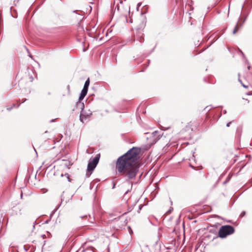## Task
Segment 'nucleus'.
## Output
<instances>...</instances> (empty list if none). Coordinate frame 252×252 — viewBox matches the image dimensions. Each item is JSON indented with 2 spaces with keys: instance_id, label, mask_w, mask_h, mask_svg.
Instances as JSON below:
<instances>
[{
  "instance_id": "obj_11",
  "label": "nucleus",
  "mask_w": 252,
  "mask_h": 252,
  "mask_svg": "<svg viewBox=\"0 0 252 252\" xmlns=\"http://www.w3.org/2000/svg\"><path fill=\"white\" fill-rule=\"evenodd\" d=\"M65 177H66V178H67V179L68 180V181L69 182H70L71 181V179L70 178H69V175L67 173H65L64 175Z\"/></svg>"
},
{
  "instance_id": "obj_26",
  "label": "nucleus",
  "mask_w": 252,
  "mask_h": 252,
  "mask_svg": "<svg viewBox=\"0 0 252 252\" xmlns=\"http://www.w3.org/2000/svg\"><path fill=\"white\" fill-rule=\"evenodd\" d=\"M159 139V136H158V140Z\"/></svg>"
},
{
  "instance_id": "obj_7",
  "label": "nucleus",
  "mask_w": 252,
  "mask_h": 252,
  "mask_svg": "<svg viewBox=\"0 0 252 252\" xmlns=\"http://www.w3.org/2000/svg\"><path fill=\"white\" fill-rule=\"evenodd\" d=\"M121 4H117V5L115 7V11L117 9L118 12L120 13L122 15H124L125 16H127V13L129 14L130 12V6L128 5L126 6V12H124V11H122L121 9Z\"/></svg>"
},
{
  "instance_id": "obj_3",
  "label": "nucleus",
  "mask_w": 252,
  "mask_h": 252,
  "mask_svg": "<svg viewBox=\"0 0 252 252\" xmlns=\"http://www.w3.org/2000/svg\"><path fill=\"white\" fill-rule=\"evenodd\" d=\"M100 158V154H97L93 159H90L87 166V174H91L96 166Z\"/></svg>"
},
{
  "instance_id": "obj_24",
  "label": "nucleus",
  "mask_w": 252,
  "mask_h": 252,
  "mask_svg": "<svg viewBox=\"0 0 252 252\" xmlns=\"http://www.w3.org/2000/svg\"><path fill=\"white\" fill-rule=\"evenodd\" d=\"M67 89L69 90V86H67Z\"/></svg>"
},
{
  "instance_id": "obj_1",
  "label": "nucleus",
  "mask_w": 252,
  "mask_h": 252,
  "mask_svg": "<svg viewBox=\"0 0 252 252\" xmlns=\"http://www.w3.org/2000/svg\"><path fill=\"white\" fill-rule=\"evenodd\" d=\"M140 151V148L133 147L117 159L116 169L126 180L134 179L138 172L140 165L136 160Z\"/></svg>"
},
{
  "instance_id": "obj_22",
  "label": "nucleus",
  "mask_w": 252,
  "mask_h": 252,
  "mask_svg": "<svg viewBox=\"0 0 252 252\" xmlns=\"http://www.w3.org/2000/svg\"><path fill=\"white\" fill-rule=\"evenodd\" d=\"M54 121V120H52L50 121V122L52 123V122H53Z\"/></svg>"
},
{
  "instance_id": "obj_8",
  "label": "nucleus",
  "mask_w": 252,
  "mask_h": 252,
  "mask_svg": "<svg viewBox=\"0 0 252 252\" xmlns=\"http://www.w3.org/2000/svg\"><path fill=\"white\" fill-rule=\"evenodd\" d=\"M244 22V21L241 24H239V23H237L233 31V34H235L239 30V29L243 26Z\"/></svg>"
},
{
  "instance_id": "obj_5",
  "label": "nucleus",
  "mask_w": 252,
  "mask_h": 252,
  "mask_svg": "<svg viewBox=\"0 0 252 252\" xmlns=\"http://www.w3.org/2000/svg\"><path fill=\"white\" fill-rule=\"evenodd\" d=\"M126 220L124 218L123 216H120L118 218L115 219V225L116 227H117V229L122 228L123 227L125 226L126 223Z\"/></svg>"
},
{
  "instance_id": "obj_19",
  "label": "nucleus",
  "mask_w": 252,
  "mask_h": 252,
  "mask_svg": "<svg viewBox=\"0 0 252 252\" xmlns=\"http://www.w3.org/2000/svg\"><path fill=\"white\" fill-rule=\"evenodd\" d=\"M157 133V131H155V132H154L153 133V134H156Z\"/></svg>"
},
{
  "instance_id": "obj_14",
  "label": "nucleus",
  "mask_w": 252,
  "mask_h": 252,
  "mask_svg": "<svg viewBox=\"0 0 252 252\" xmlns=\"http://www.w3.org/2000/svg\"><path fill=\"white\" fill-rule=\"evenodd\" d=\"M139 41L140 43H142L144 41V39L143 38V37H140L139 38Z\"/></svg>"
},
{
  "instance_id": "obj_25",
  "label": "nucleus",
  "mask_w": 252,
  "mask_h": 252,
  "mask_svg": "<svg viewBox=\"0 0 252 252\" xmlns=\"http://www.w3.org/2000/svg\"><path fill=\"white\" fill-rule=\"evenodd\" d=\"M141 209V206H139V210H140Z\"/></svg>"
},
{
  "instance_id": "obj_12",
  "label": "nucleus",
  "mask_w": 252,
  "mask_h": 252,
  "mask_svg": "<svg viewBox=\"0 0 252 252\" xmlns=\"http://www.w3.org/2000/svg\"><path fill=\"white\" fill-rule=\"evenodd\" d=\"M16 107V105L13 104V106L7 108V110L8 111H10L12 109L13 107Z\"/></svg>"
},
{
  "instance_id": "obj_21",
  "label": "nucleus",
  "mask_w": 252,
  "mask_h": 252,
  "mask_svg": "<svg viewBox=\"0 0 252 252\" xmlns=\"http://www.w3.org/2000/svg\"><path fill=\"white\" fill-rule=\"evenodd\" d=\"M29 57H30V58H32V56L31 55H29Z\"/></svg>"
},
{
  "instance_id": "obj_27",
  "label": "nucleus",
  "mask_w": 252,
  "mask_h": 252,
  "mask_svg": "<svg viewBox=\"0 0 252 252\" xmlns=\"http://www.w3.org/2000/svg\"><path fill=\"white\" fill-rule=\"evenodd\" d=\"M63 174H61V176H62V177H63Z\"/></svg>"
},
{
  "instance_id": "obj_18",
  "label": "nucleus",
  "mask_w": 252,
  "mask_h": 252,
  "mask_svg": "<svg viewBox=\"0 0 252 252\" xmlns=\"http://www.w3.org/2000/svg\"><path fill=\"white\" fill-rule=\"evenodd\" d=\"M140 5H141V3H138V4H137V6L138 7H139Z\"/></svg>"
},
{
  "instance_id": "obj_6",
  "label": "nucleus",
  "mask_w": 252,
  "mask_h": 252,
  "mask_svg": "<svg viewBox=\"0 0 252 252\" xmlns=\"http://www.w3.org/2000/svg\"><path fill=\"white\" fill-rule=\"evenodd\" d=\"M87 89L83 88L81 94L80 95L79 100L78 102H77V106L78 107L79 106H81L82 107H84V103L81 102V101L84 99L85 96L86 95L87 92H88Z\"/></svg>"
},
{
  "instance_id": "obj_9",
  "label": "nucleus",
  "mask_w": 252,
  "mask_h": 252,
  "mask_svg": "<svg viewBox=\"0 0 252 252\" xmlns=\"http://www.w3.org/2000/svg\"><path fill=\"white\" fill-rule=\"evenodd\" d=\"M89 85H90V79L88 78L85 83L83 88L88 90Z\"/></svg>"
},
{
  "instance_id": "obj_13",
  "label": "nucleus",
  "mask_w": 252,
  "mask_h": 252,
  "mask_svg": "<svg viewBox=\"0 0 252 252\" xmlns=\"http://www.w3.org/2000/svg\"><path fill=\"white\" fill-rule=\"evenodd\" d=\"M245 214H246V212H245V211H243V212L241 213V214H240V216L241 217H243L245 215Z\"/></svg>"
},
{
  "instance_id": "obj_2",
  "label": "nucleus",
  "mask_w": 252,
  "mask_h": 252,
  "mask_svg": "<svg viewBox=\"0 0 252 252\" xmlns=\"http://www.w3.org/2000/svg\"><path fill=\"white\" fill-rule=\"evenodd\" d=\"M234 232V227L231 225H226L222 226L219 231V236L220 238H224L227 235L232 234Z\"/></svg>"
},
{
  "instance_id": "obj_15",
  "label": "nucleus",
  "mask_w": 252,
  "mask_h": 252,
  "mask_svg": "<svg viewBox=\"0 0 252 252\" xmlns=\"http://www.w3.org/2000/svg\"><path fill=\"white\" fill-rule=\"evenodd\" d=\"M231 122H230L226 124V126H227V127H229V126H230V124H231Z\"/></svg>"
},
{
  "instance_id": "obj_23",
  "label": "nucleus",
  "mask_w": 252,
  "mask_h": 252,
  "mask_svg": "<svg viewBox=\"0 0 252 252\" xmlns=\"http://www.w3.org/2000/svg\"><path fill=\"white\" fill-rule=\"evenodd\" d=\"M22 196H23V193L22 192L21 194V197L22 198Z\"/></svg>"
},
{
  "instance_id": "obj_16",
  "label": "nucleus",
  "mask_w": 252,
  "mask_h": 252,
  "mask_svg": "<svg viewBox=\"0 0 252 252\" xmlns=\"http://www.w3.org/2000/svg\"><path fill=\"white\" fill-rule=\"evenodd\" d=\"M26 100H27V99H26V98L23 99L22 102L23 103V102H25Z\"/></svg>"
},
{
  "instance_id": "obj_4",
  "label": "nucleus",
  "mask_w": 252,
  "mask_h": 252,
  "mask_svg": "<svg viewBox=\"0 0 252 252\" xmlns=\"http://www.w3.org/2000/svg\"><path fill=\"white\" fill-rule=\"evenodd\" d=\"M79 107H80L81 109H82L80 115V120L82 123H84L85 121L89 120V119L91 117L92 115V112L90 110L85 111L83 110L84 107H82L81 106H79Z\"/></svg>"
},
{
  "instance_id": "obj_20",
  "label": "nucleus",
  "mask_w": 252,
  "mask_h": 252,
  "mask_svg": "<svg viewBox=\"0 0 252 252\" xmlns=\"http://www.w3.org/2000/svg\"><path fill=\"white\" fill-rule=\"evenodd\" d=\"M115 184H114V185H113V187L112 189H114V188H115Z\"/></svg>"
},
{
  "instance_id": "obj_10",
  "label": "nucleus",
  "mask_w": 252,
  "mask_h": 252,
  "mask_svg": "<svg viewBox=\"0 0 252 252\" xmlns=\"http://www.w3.org/2000/svg\"><path fill=\"white\" fill-rule=\"evenodd\" d=\"M120 4H121V10L122 11H124V12H126V6H124L123 4V1H121L120 2Z\"/></svg>"
},
{
  "instance_id": "obj_17",
  "label": "nucleus",
  "mask_w": 252,
  "mask_h": 252,
  "mask_svg": "<svg viewBox=\"0 0 252 252\" xmlns=\"http://www.w3.org/2000/svg\"><path fill=\"white\" fill-rule=\"evenodd\" d=\"M242 85H243V86L244 88H248V86H246V85H244V84H242Z\"/></svg>"
}]
</instances>
